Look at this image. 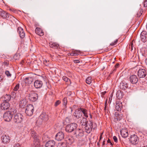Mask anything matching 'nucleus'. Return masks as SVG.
Listing matches in <instances>:
<instances>
[{
	"instance_id": "64",
	"label": "nucleus",
	"mask_w": 147,
	"mask_h": 147,
	"mask_svg": "<svg viewBox=\"0 0 147 147\" xmlns=\"http://www.w3.org/2000/svg\"><path fill=\"white\" fill-rule=\"evenodd\" d=\"M1 147H5V146H2Z\"/></svg>"
},
{
	"instance_id": "53",
	"label": "nucleus",
	"mask_w": 147,
	"mask_h": 147,
	"mask_svg": "<svg viewBox=\"0 0 147 147\" xmlns=\"http://www.w3.org/2000/svg\"><path fill=\"white\" fill-rule=\"evenodd\" d=\"M74 62L75 63H78L80 62V61L78 60H75L74 61Z\"/></svg>"
},
{
	"instance_id": "59",
	"label": "nucleus",
	"mask_w": 147,
	"mask_h": 147,
	"mask_svg": "<svg viewBox=\"0 0 147 147\" xmlns=\"http://www.w3.org/2000/svg\"><path fill=\"white\" fill-rule=\"evenodd\" d=\"M97 145H100L99 142H98V143H97Z\"/></svg>"
},
{
	"instance_id": "29",
	"label": "nucleus",
	"mask_w": 147,
	"mask_h": 147,
	"mask_svg": "<svg viewBox=\"0 0 147 147\" xmlns=\"http://www.w3.org/2000/svg\"><path fill=\"white\" fill-rule=\"evenodd\" d=\"M27 102L25 99L21 100L20 102V106L21 108H24L26 106Z\"/></svg>"
},
{
	"instance_id": "24",
	"label": "nucleus",
	"mask_w": 147,
	"mask_h": 147,
	"mask_svg": "<svg viewBox=\"0 0 147 147\" xmlns=\"http://www.w3.org/2000/svg\"><path fill=\"white\" fill-rule=\"evenodd\" d=\"M1 139L4 143H7L9 142L10 139L9 136L6 135H3L1 137Z\"/></svg>"
},
{
	"instance_id": "51",
	"label": "nucleus",
	"mask_w": 147,
	"mask_h": 147,
	"mask_svg": "<svg viewBox=\"0 0 147 147\" xmlns=\"http://www.w3.org/2000/svg\"><path fill=\"white\" fill-rule=\"evenodd\" d=\"M113 139L114 141L115 142H117V139L116 136H114L113 137Z\"/></svg>"
},
{
	"instance_id": "19",
	"label": "nucleus",
	"mask_w": 147,
	"mask_h": 147,
	"mask_svg": "<svg viewBox=\"0 0 147 147\" xmlns=\"http://www.w3.org/2000/svg\"><path fill=\"white\" fill-rule=\"evenodd\" d=\"M116 105L115 106L116 110L118 111H120L122 108V102L119 101H117Z\"/></svg>"
},
{
	"instance_id": "6",
	"label": "nucleus",
	"mask_w": 147,
	"mask_h": 147,
	"mask_svg": "<svg viewBox=\"0 0 147 147\" xmlns=\"http://www.w3.org/2000/svg\"><path fill=\"white\" fill-rule=\"evenodd\" d=\"M0 16L4 19L9 17L14 20L16 19L13 16L10 15L7 12L4 11H0Z\"/></svg>"
},
{
	"instance_id": "30",
	"label": "nucleus",
	"mask_w": 147,
	"mask_h": 147,
	"mask_svg": "<svg viewBox=\"0 0 147 147\" xmlns=\"http://www.w3.org/2000/svg\"><path fill=\"white\" fill-rule=\"evenodd\" d=\"M116 95L118 99H121L123 97V93L121 90H118L117 92Z\"/></svg>"
},
{
	"instance_id": "17",
	"label": "nucleus",
	"mask_w": 147,
	"mask_h": 147,
	"mask_svg": "<svg viewBox=\"0 0 147 147\" xmlns=\"http://www.w3.org/2000/svg\"><path fill=\"white\" fill-rule=\"evenodd\" d=\"M141 40L144 42L147 40V34L145 31L142 32L140 34Z\"/></svg>"
},
{
	"instance_id": "21",
	"label": "nucleus",
	"mask_w": 147,
	"mask_h": 147,
	"mask_svg": "<svg viewBox=\"0 0 147 147\" xmlns=\"http://www.w3.org/2000/svg\"><path fill=\"white\" fill-rule=\"evenodd\" d=\"M120 133L122 136L124 138L127 137L128 135V131L126 129H122L121 130Z\"/></svg>"
},
{
	"instance_id": "4",
	"label": "nucleus",
	"mask_w": 147,
	"mask_h": 147,
	"mask_svg": "<svg viewBox=\"0 0 147 147\" xmlns=\"http://www.w3.org/2000/svg\"><path fill=\"white\" fill-rule=\"evenodd\" d=\"M77 126L76 123H71L68 124L66 127L65 130L67 132H71L76 129Z\"/></svg>"
},
{
	"instance_id": "16",
	"label": "nucleus",
	"mask_w": 147,
	"mask_h": 147,
	"mask_svg": "<svg viewBox=\"0 0 147 147\" xmlns=\"http://www.w3.org/2000/svg\"><path fill=\"white\" fill-rule=\"evenodd\" d=\"M49 117L47 114L45 112L42 113L40 115L39 120L41 119L43 121H46L48 120Z\"/></svg>"
},
{
	"instance_id": "2",
	"label": "nucleus",
	"mask_w": 147,
	"mask_h": 147,
	"mask_svg": "<svg viewBox=\"0 0 147 147\" xmlns=\"http://www.w3.org/2000/svg\"><path fill=\"white\" fill-rule=\"evenodd\" d=\"M14 114L13 109H11L9 111L5 113L3 115V118L5 121L9 122L12 119L13 115Z\"/></svg>"
},
{
	"instance_id": "34",
	"label": "nucleus",
	"mask_w": 147,
	"mask_h": 147,
	"mask_svg": "<svg viewBox=\"0 0 147 147\" xmlns=\"http://www.w3.org/2000/svg\"><path fill=\"white\" fill-rule=\"evenodd\" d=\"M92 78L91 77H88L86 80V83L88 84H90L92 82Z\"/></svg>"
},
{
	"instance_id": "36",
	"label": "nucleus",
	"mask_w": 147,
	"mask_h": 147,
	"mask_svg": "<svg viewBox=\"0 0 147 147\" xmlns=\"http://www.w3.org/2000/svg\"><path fill=\"white\" fill-rule=\"evenodd\" d=\"M143 12V10L142 9H140L139 11L137 12V17H140L142 15Z\"/></svg>"
},
{
	"instance_id": "22",
	"label": "nucleus",
	"mask_w": 147,
	"mask_h": 147,
	"mask_svg": "<svg viewBox=\"0 0 147 147\" xmlns=\"http://www.w3.org/2000/svg\"><path fill=\"white\" fill-rule=\"evenodd\" d=\"M42 85V82L41 81L37 80L34 83V85L36 88H40Z\"/></svg>"
},
{
	"instance_id": "46",
	"label": "nucleus",
	"mask_w": 147,
	"mask_h": 147,
	"mask_svg": "<svg viewBox=\"0 0 147 147\" xmlns=\"http://www.w3.org/2000/svg\"><path fill=\"white\" fill-rule=\"evenodd\" d=\"M61 102L59 100H57L55 102V106L56 107L59 105Z\"/></svg>"
},
{
	"instance_id": "12",
	"label": "nucleus",
	"mask_w": 147,
	"mask_h": 147,
	"mask_svg": "<svg viewBox=\"0 0 147 147\" xmlns=\"http://www.w3.org/2000/svg\"><path fill=\"white\" fill-rule=\"evenodd\" d=\"M130 141L132 144H136L138 143V137L136 135H131L130 137Z\"/></svg>"
},
{
	"instance_id": "60",
	"label": "nucleus",
	"mask_w": 147,
	"mask_h": 147,
	"mask_svg": "<svg viewBox=\"0 0 147 147\" xmlns=\"http://www.w3.org/2000/svg\"><path fill=\"white\" fill-rule=\"evenodd\" d=\"M145 62L147 64V59H146L145 60Z\"/></svg>"
},
{
	"instance_id": "25",
	"label": "nucleus",
	"mask_w": 147,
	"mask_h": 147,
	"mask_svg": "<svg viewBox=\"0 0 147 147\" xmlns=\"http://www.w3.org/2000/svg\"><path fill=\"white\" fill-rule=\"evenodd\" d=\"M119 87L120 89L125 90L127 88L128 86L126 82H122L120 83Z\"/></svg>"
},
{
	"instance_id": "47",
	"label": "nucleus",
	"mask_w": 147,
	"mask_h": 147,
	"mask_svg": "<svg viewBox=\"0 0 147 147\" xmlns=\"http://www.w3.org/2000/svg\"><path fill=\"white\" fill-rule=\"evenodd\" d=\"M74 53V54H77V56L78 55V53H80V51L79 50H76L74 51H73Z\"/></svg>"
},
{
	"instance_id": "33",
	"label": "nucleus",
	"mask_w": 147,
	"mask_h": 147,
	"mask_svg": "<svg viewBox=\"0 0 147 147\" xmlns=\"http://www.w3.org/2000/svg\"><path fill=\"white\" fill-rule=\"evenodd\" d=\"M4 100L3 101H6L8 102L11 98V96L10 95L6 94L4 96Z\"/></svg>"
},
{
	"instance_id": "62",
	"label": "nucleus",
	"mask_w": 147,
	"mask_h": 147,
	"mask_svg": "<svg viewBox=\"0 0 147 147\" xmlns=\"http://www.w3.org/2000/svg\"><path fill=\"white\" fill-rule=\"evenodd\" d=\"M4 63L5 64H6V65L7 64V62H4Z\"/></svg>"
},
{
	"instance_id": "9",
	"label": "nucleus",
	"mask_w": 147,
	"mask_h": 147,
	"mask_svg": "<svg viewBox=\"0 0 147 147\" xmlns=\"http://www.w3.org/2000/svg\"><path fill=\"white\" fill-rule=\"evenodd\" d=\"M138 75L140 78H144L147 75L146 71L144 69H140L138 71Z\"/></svg>"
},
{
	"instance_id": "54",
	"label": "nucleus",
	"mask_w": 147,
	"mask_h": 147,
	"mask_svg": "<svg viewBox=\"0 0 147 147\" xmlns=\"http://www.w3.org/2000/svg\"><path fill=\"white\" fill-rule=\"evenodd\" d=\"M107 142L108 143H110L111 145H113V144L111 142L110 140V139H108V140L107 141Z\"/></svg>"
},
{
	"instance_id": "23",
	"label": "nucleus",
	"mask_w": 147,
	"mask_h": 147,
	"mask_svg": "<svg viewBox=\"0 0 147 147\" xmlns=\"http://www.w3.org/2000/svg\"><path fill=\"white\" fill-rule=\"evenodd\" d=\"M55 144V142L53 140H49L46 144V147H53Z\"/></svg>"
},
{
	"instance_id": "27",
	"label": "nucleus",
	"mask_w": 147,
	"mask_h": 147,
	"mask_svg": "<svg viewBox=\"0 0 147 147\" xmlns=\"http://www.w3.org/2000/svg\"><path fill=\"white\" fill-rule=\"evenodd\" d=\"M35 32L36 34L40 36H43L44 34L42 30L39 28H36Z\"/></svg>"
},
{
	"instance_id": "31",
	"label": "nucleus",
	"mask_w": 147,
	"mask_h": 147,
	"mask_svg": "<svg viewBox=\"0 0 147 147\" xmlns=\"http://www.w3.org/2000/svg\"><path fill=\"white\" fill-rule=\"evenodd\" d=\"M80 109L81 110V111L82 112V114L83 113L84 116L86 117L85 118H86V120H87V118L88 117L87 110L82 108L81 107L80 108Z\"/></svg>"
},
{
	"instance_id": "18",
	"label": "nucleus",
	"mask_w": 147,
	"mask_h": 147,
	"mask_svg": "<svg viewBox=\"0 0 147 147\" xmlns=\"http://www.w3.org/2000/svg\"><path fill=\"white\" fill-rule=\"evenodd\" d=\"M33 81L32 77H28L26 78L24 80V82L25 84V85H28L31 84Z\"/></svg>"
},
{
	"instance_id": "39",
	"label": "nucleus",
	"mask_w": 147,
	"mask_h": 147,
	"mask_svg": "<svg viewBox=\"0 0 147 147\" xmlns=\"http://www.w3.org/2000/svg\"><path fill=\"white\" fill-rule=\"evenodd\" d=\"M19 84H17L16 85V86H15L13 88V90L14 91H16L19 90Z\"/></svg>"
},
{
	"instance_id": "14",
	"label": "nucleus",
	"mask_w": 147,
	"mask_h": 147,
	"mask_svg": "<svg viewBox=\"0 0 147 147\" xmlns=\"http://www.w3.org/2000/svg\"><path fill=\"white\" fill-rule=\"evenodd\" d=\"M129 81L132 84H136L138 82V79L136 76L132 75L130 76Z\"/></svg>"
},
{
	"instance_id": "44",
	"label": "nucleus",
	"mask_w": 147,
	"mask_h": 147,
	"mask_svg": "<svg viewBox=\"0 0 147 147\" xmlns=\"http://www.w3.org/2000/svg\"><path fill=\"white\" fill-rule=\"evenodd\" d=\"M13 147H21V146L19 143H17L14 144Z\"/></svg>"
},
{
	"instance_id": "7",
	"label": "nucleus",
	"mask_w": 147,
	"mask_h": 147,
	"mask_svg": "<svg viewBox=\"0 0 147 147\" xmlns=\"http://www.w3.org/2000/svg\"><path fill=\"white\" fill-rule=\"evenodd\" d=\"M38 98V94L34 92H31L29 96V99L32 102L36 101Z\"/></svg>"
},
{
	"instance_id": "61",
	"label": "nucleus",
	"mask_w": 147,
	"mask_h": 147,
	"mask_svg": "<svg viewBox=\"0 0 147 147\" xmlns=\"http://www.w3.org/2000/svg\"><path fill=\"white\" fill-rule=\"evenodd\" d=\"M142 147H147V145L146 146H142Z\"/></svg>"
},
{
	"instance_id": "28",
	"label": "nucleus",
	"mask_w": 147,
	"mask_h": 147,
	"mask_svg": "<svg viewBox=\"0 0 147 147\" xmlns=\"http://www.w3.org/2000/svg\"><path fill=\"white\" fill-rule=\"evenodd\" d=\"M123 117V115L121 114H116L114 119V121L115 122L117 121H119L122 119Z\"/></svg>"
},
{
	"instance_id": "41",
	"label": "nucleus",
	"mask_w": 147,
	"mask_h": 147,
	"mask_svg": "<svg viewBox=\"0 0 147 147\" xmlns=\"http://www.w3.org/2000/svg\"><path fill=\"white\" fill-rule=\"evenodd\" d=\"M5 74L7 77H10L11 76V74L8 71H5Z\"/></svg>"
},
{
	"instance_id": "26",
	"label": "nucleus",
	"mask_w": 147,
	"mask_h": 147,
	"mask_svg": "<svg viewBox=\"0 0 147 147\" xmlns=\"http://www.w3.org/2000/svg\"><path fill=\"white\" fill-rule=\"evenodd\" d=\"M49 46L55 49H57L59 47V45L56 42H49Z\"/></svg>"
},
{
	"instance_id": "15",
	"label": "nucleus",
	"mask_w": 147,
	"mask_h": 147,
	"mask_svg": "<svg viewBox=\"0 0 147 147\" xmlns=\"http://www.w3.org/2000/svg\"><path fill=\"white\" fill-rule=\"evenodd\" d=\"M17 32L21 38H23L25 37V33L23 29L21 27H19L18 28Z\"/></svg>"
},
{
	"instance_id": "8",
	"label": "nucleus",
	"mask_w": 147,
	"mask_h": 147,
	"mask_svg": "<svg viewBox=\"0 0 147 147\" xmlns=\"http://www.w3.org/2000/svg\"><path fill=\"white\" fill-rule=\"evenodd\" d=\"M74 135L76 137L80 138L84 136V131L82 129H78L76 130Z\"/></svg>"
},
{
	"instance_id": "13",
	"label": "nucleus",
	"mask_w": 147,
	"mask_h": 147,
	"mask_svg": "<svg viewBox=\"0 0 147 147\" xmlns=\"http://www.w3.org/2000/svg\"><path fill=\"white\" fill-rule=\"evenodd\" d=\"M10 107V105L7 102L3 101L1 105V108L2 110H5L8 109Z\"/></svg>"
},
{
	"instance_id": "40",
	"label": "nucleus",
	"mask_w": 147,
	"mask_h": 147,
	"mask_svg": "<svg viewBox=\"0 0 147 147\" xmlns=\"http://www.w3.org/2000/svg\"><path fill=\"white\" fill-rule=\"evenodd\" d=\"M63 79L66 82H70V80L66 76H63Z\"/></svg>"
},
{
	"instance_id": "38",
	"label": "nucleus",
	"mask_w": 147,
	"mask_h": 147,
	"mask_svg": "<svg viewBox=\"0 0 147 147\" xmlns=\"http://www.w3.org/2000/svg\"><path fill=\"white\" fill-rule=\"evenodd\" d=\"M20 56L18 53H16L13 56V58L16 60L20 58Z\"/></svg>"
},
{
	"instance_id": "57",
	"label": "nucleus",
	"mask_w": 147,
	"mask_h": 147,
	"mask_svg": "<svg viewBox=\"0 0 147 147\" xmlns=\"http://www.w3.org/2000/svg\"><path fill=\"white\" fill-rule=\"evenodd\" d=\"M105 144V141H103L102 142V145H104Z\"/></svg>"
},
{
	"instance_id": "5",
	"label": "nucleus",
	"mask_w": 147,
	"mask_h": 147,
	"mask_svg": "<svg viewBox=\"0 0 147 147\" xmlns=\"http://www.w3.org/2000/svg\"><path fill=\"white\" fill-rule=\"evenodd\" d=\"M34 111V107L33 105L31 104L27 105L25 111L26 114L27 115L31 116L32 115Z\"/></svg>"
},
{
	"instance_id": "58",
	"label": "nucleus",
	"mask_w": 147,
	"mask_h": 147,
	"mask_svg": "<svg viewBox=\"0 0 147 147\" xmlns=\"http://www.w3.org/2000/svg\"><path fill=\"white\" fill-rule=\"evenodd\" d=\"M102 134H101V135H100V140H101V138H102Z\"/></svg>"
},
{
	"instance_id": "45",
	"label": "nucleus",
	"mask_w": 147,
	"mask_h": 147,
	"mask_svg": "<svg viewBox=\"0 0 147 147\" xmlns=\"http://www.w3.org/2000/svg\"><path fill=\"white\" fill-rule=\"evenodd\" d=\"M118 40L117 39L115 41H114V42H112L110 44V45L111 46H113L114 45H115L117 43Z\"/></svg>"
},
{
	"instance_id": "50",
	"label": "nucleus",
	"mask_w": 147,
	"mask_h": 147,
	"mask_svg": "<svg viewBox=\"0 0 147 147\" xmlns=\"http://www.w3.org/2000/svg\"><path fill=\"white\" fill-rule=\"evenodd\" d=\"M70 55L71 56H77V54H74V51H72V52L70 54Z\"/></svg>"
},
{
	"instance_id": "11",
	"label": "nucleus",
	"mask_w": 147,
	"mask_h": 147,
	"mask_svg": "<svg viewBox=\"0 0 147 147\" xmlns=\"http://www.w3.org/2000/svg\"><path fill=\"white\" fill-rule=\"evenodd\" d=\"M64 138V134L62 132H58L55 136L56 140L57 141H61Z\"/></svg>"
},
{
	"instance_id": "49",
	"label": "nucleus",
	"mask_w": 147,
	"mask_h": 147,
	"mask_svg": "<svg viewBox=\"0 0 147 147\" xmlns=\"http://www.w3.org/2000/svg\"><path fill=\"white\" fill-rule=\"evenodd\" d=\"M119 64L117 63L115 65V69H114L113 70V72L115 71L116 69V68H117L119 66Z\"/></svg>"
},
{
	"instance_id": "55",
	"label": "nucleus",
	"mask_w": 147,
	"mask_h": 147,
	"mask_svg": "<svg viewBox=\"0 0 147 147\" xmlns=\"http://www.w3.org/2000/svg\"><path fill=\"white\" fill-rule=\"evenodd\" d=\"M3 79L2 76H0V82L2 81Z\"/></svg>"
},
{
	"instance_id": "32",
	"label": "nucleus",
	"mask_w": 147,
	"mask_h": 147,
	"mask_svg": "<svg viewBox=\"0 0 147 147\" xmlns=\"http://www.w3.org/2000/svg\"><path fill=\"white\" fill-rule=\"evenodd\" d=\"M66 141L68 144H71L74 142V140L73 137L69 136L67 138Z\"/></svg>"
},
{
	"instance_id": "43",
	"label": "nucleus",
	"mask_w": 147,
	"mask_h": 147,
	"mask_svg": "<svg viewBox=\"0 0 147 147\" xmlns=\"http://www.w3.org/2000/svg\"><path fill=\"white\" fill-rule=\"evenodd\" d=\"M32 136L33 138L35 137V136H37L36 134L35 131H32L31 133Z\"/></svg>"
},
{
	"instance_id": "63",
	"label": "nucleus",
	"mask_w": 147,
	"mask_h": 147,
	"mask_svg": "<svg viewBox=\"0 0 147 147\" xmlns=\"http://www.w3.org/2000/svg\"><path fill=\"white\" fill-rule=\"evenodd\" d=\"M147 75V76H146V80H147V75Z\"/></svg>"
},
{
	"instance_id": "35",
	"label": "nucleus",
	"mask_w": 147,
	"mask_h": 147,
	"mask_svg": "<svg viewBox=\"0 0 147 147\" xmlns=\"http://www.w3.org/2000/svg\"><path fill=\"white\" fill-rule=\"evenodd\" d=\"M63 105L64 106V108H66L67 103V100L66 97H65L63 100Z\"/></svg>"
},
{
	"instance_id": "48",
	"label": "nucleus",
	"mask_w": 147,
	"mask_h": 147,
	"mask_svg": "<svg viewBox=\"0 0 147 147\" xmlns=\"http://www.w3.org/2000/svg\"><path fill=\"white\" fill-rule=\"evenodd\" d=\"M133 43L132 42H130L129 46V48H131V51H132L133 50Z\"/></svg>"
},
{
	"instance_id": "56",
	"label": "nucleus",
	"mask_w": 147,
	"mask_h": 147,
	"mask_svg": "<svg viewBox=\"0 0 147 147\" xmlns=\"http://www.w3.org/2000/svg\"><path fill=\"white\" fill-rule=\"evenodd\" d=\"M106 93V91H104V92H102V94L103 95H104Z\"/></svg>"
},
{
	"instance_id": "3",
	"label": "nucleus",
	"mask_w": 147,
	"mask_h": 147,
	"mask_svg": "<svg viewBox=\"0 0 147 147\" xmlns=\"http://www.w3.org/2000/svg\"><path fill=\"white\" fill-rule=\"evenodd\" d=\"M24 118V116L21 113H18L16 114L14 116L13 119V121L17 123H21Z\"/></svg>"
},
{
	"instance_id": "52",
	"label": "nucleus",
	"mask_w": 147,
	"mask_h": 147,
	"mask_svg": "<svg viewBox=\"0 0 147 147\" xmlns=\"http://www.w3.org/2000/svg\"><path fill=\"white\" fill-rule=\"evenodd\" d=\"M147 6V1H145L144 2V7H146Z\"/></svg>"
},
{
	"instance_id": "20",
	"label": "nucleus",
	"mask_w": 147,
	"mask_h": 147,
	"mask_svg": "<svg viewBox=\"0 0 147 147\" xmlns=\"http://www.w3.org/2000/svg\"><path fill=\"white\" fill-rule=\"evenodd\" d=\"M34 139V144L35 147H38L39 145V137L37 136L33 138Z\"/></svg>"
},
{
	"instance_id": "37",
	"label": "nucleus",
	"mask_w": 147,
	"mask_h": 147,
	"mask_svg": "<svg viewBox=\"0 0 147 147\" xmlns=\"http://www.w3.org/2000/svg\"><path fill=\"white\" fill-rule=\"evenodd\" d=\"M57 147H67V146L65 143L61 142L58 143Z\"/></svg>"
},
{
	"instance_id": "10",
	"label": "nucleus",
	"mask_w": 147,
	"mask_h": 147,
	"mask_svg": "<svg viewBox=\"0 0 147 147\" xmlns=\"http://www.w3.org/2000/svg\"><path fill=\"white\" fill-rule=\"evenodd\" d=\"M74 117L78 119L81 118L82 116V113L80 108L76 110L74 113Z\"/></svg>"
},
{
	"instance_id": "42",
	"label": "nucleus",
	"mask_w": 147,
	"mask_h": 147,
	"mask_svg": "<svg viewBox=\"0 0 147 147\" xmlns=\"http://www.w3.org/2000/svg\"><path fill=\"white\" fill-rule=\"evenodd\" d=\"M43 63L46 65L47 66L49 65L50 63L49 61H47L45 59L43 61Z\"/></svg>"
},
{
	"instance_id": "1",
	"label": "nucleus",
	"mask_w": 147,
	"mask_h": 147,
	"mask_svg": "<svg viewBox=\"0 0 147 147\" xmlns=\"http://www.w3.org/2000/svg\"><path fill=\"white\" fill-rule=\"evenodd\" d=\"M80 124L83 128H85L86 132L89 134L90 133L93 128V123L91 121H87L86 118L83 117L81 120Z\"/></svg>"
}]
</instances>
